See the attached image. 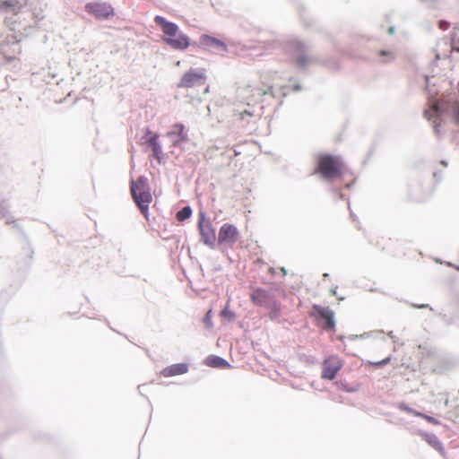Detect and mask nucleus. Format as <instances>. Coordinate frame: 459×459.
Wrapping results in <instances>:
<instances>
[{"instance_id": "f257e3e1", "label": "nucleus", "mask_w": 459, "mask_h": 459, "mask_svg": "<svg viewBox=\"0 0 459 459\" xmlns=\"http://www.w3.org/2000/svg\"><path fill=\"white\" fill-rule=\"evenodd\" d=\"M154 22L162 29L163 41L170 48L178 50H184L189 46V38L179 31L177 24L167 22L161 16H156Z\"/></svg>"}, {"instance_id": "f03ea898", "label": "nucleus", "mask_w": 459, "mask_h": 459, "mask_svg": "<svg viewBox=\"0 0 459 459\" xmlns=\"http://www.w3.org/2000/svg\"><path fill=\"white\" fill-rule=\"evenodd\" d=\"M346 171V166L338 156L330 154L320 155L317 159L316 173L325 179L333 180L342 178Z\"/></svg>"}, {"instance_id": "7ed1b4c3", "label": "nucleus", "mask_w": 459, "mask_h": 459, "mask_svg": "<svg viewBox=\"0 0 459 459\" xmlns=\"http://www.w3.org/2000/svg\"><path fill=\"white\" fill-rule=\"evenodd\" d=\"M131 195L141 212L146 216L149 205L152 201L147 178L139 177L137 179L132 180Z\"/></svg>"}, {"instance_id": "20e7f679", "label": "nucleus", "mask_w": 459, "mask_h": 459, "mask_svg": "<svg viewBox=\"0 0 459 459\" xmlns=\"http://www.w3.org/2000/svg\"><path fill=\"white\" fill-rule=\"evenodd\" d=\"M288 54L292 61L299 67H305L310 61L307 49L305 44L299 40L294 39L288 42L286 46Z\"/></svg>"}, {"instance_id": "39448f33", "label": "nucleus", "mask_w": 459, "mask_h": 459, "mask_svg": "<svg viewBox=\"0 0 459 459\" xmlns=\"http://www.w3.org/2000/svg\"><path fill=\"white\" fill-rule=\"evenodd\" d=\"M240 237L238 228L231 223H224L219 230L218 244L232 248Z\"/></svg>"}, {"instance_id": "423d86ee", "label": "nucleus", "mask_w": 459, "mask_h": 459, "mask_svg": "<svg viewBox=\"0 0 459 459\" xmlns=\"http://www.w3.org/2000/svg\"><path fill=\"white\" fill-rule=\"evenodd\" d=\"M85 11L97 20H107L114 16V8L106 2H91L85 4Z\"/></svg>"}, {"instance_id": "0eeeda50", "label": "nucleus", "mask_w": 459, "mask_h": 459, "mask_svg": "<svg viewBox=\"0 0 459 459\" xmlns=\"http://www.w3.org/2000/svg\"><path fill=\"white\" fill-rule=\"evenodd\" d=\"M198 230L204 244L212 247L216 240L215 229L204 212H200L199 214Z\"/></svg>"}, {"instance_id": "6e6552de", "label": "nucleus", "mask_w": 459, "mask_h": 459, "mask_svg": "<svg viewBox=\"0 0 459 459\" xmlns=\"http://www.w3.org/2000/svg\"><path fill=\"white\" fill-rule=\"evenodd\" d=\"M343 367V360L337 355L327 357L322 364V378L333 380Z\"/></svg>"}, {"instance_id": "1a4fd4ad", "label": "nucleus", "mask_w": 459, "mask_h": 459, "mask_svg": "<svg viewBox=\"0 0 459 459\" xmlns=\"http://www.w3.org/2000/svg\"><path fill=\"white\" fill-rule=\"evenodd\" d=\"M204 70H189L183 74L179 82L178 83V88H193L197 85H202L205 81Z\"/></svg>"}, {"instance_id": "9d476101", "label": "nucleus", "mask_w": 459, "mask_h": 459, "mask_svg": "<svg viewBox=\"0 0 459 459\" xmlns=\"http://www.w3.org/2000/svg\"><path fill=\"white\" fill-rule=\"evenodd\" d=\"M201 48L213 53H224L228 50L227 44L214 37L204 34L199 39Z\"/></svg>"}, {"instance_id": "9b49d317", "label": "nucleus", "mask_w": 459, "mask_h": 459, "mask_svg": "<svg viewBox=\"0 0 459 459\" xmlns=\"http://www.w3.org/2000/svg\"><path fill=\"white\" fill-rule=\"evenodd\" d=\"M311 315L325 320V329H333L335 323L333 320V312L329 307H324L319 305H313Z\"/></svg>"}, {"instance_id": "f8f14e48", "label": "nucleus", "mask_w": 459, "mask_h": 459, "mask_svg": "<svg viewBox=\"0 0 459 459\" xmlns=\"http://www.w3.org/2000/svg\"><path fill=\"white\" fill-rule=\"evenodd\" d=\"M175 146L180 145L188 141L187 132L183 124L177 123L171 126L170 131L167 133Z\"/></svg>"}, {"instance_id": "ddd939ff", "label": "nucleus", "mask_w": 459, "mask_h": 459, "mask_svg": "<svg viewBox=\"0 0 459 459\" xmlns=\"http://www.w3.org/2000/svg\"><path fill=\"white\" fill-rule=\"evenodd\" d=\"M187 371L188 365L186 363H178L163 368L160 374L164 377H170L186 374Z\"/></svg>"}, {"instance_id": "4468645a", "label": "nucleus", "mask_w": 459, "mask_h": 459, "mask_svg": "<svg viewBox=\"0 0 459 459\" xmlns=\"http://www.w3.org/2000/svg\"><path fill=\"white\" fill-rule=\"evenodd\" d=\"M250 299L255 305L264 306L269 301L270 295L265 290L258 288L253 290Z\"/></svg>"}, {"instance_id": "2eb2a0df", "label": "nucleus", "mask_w": 459, "mask_h": 459, "mask_svg": "<svg viewBox=\"0 0 459 459\" xmlns=\"http://www.w3.org/2000/svg\"><path fill=\"white\" fill-rule=\"evenodd\" d=\"M205 364L212 368H225L230 367V363L227 360H225L224 359H222L219 356H214V355L209 356L205 359Z\"/></svg>"}, {"instance_id": "dca6fc26", "label": "nucleus", "mask_w": 459, "mask_h": 459, "mask_svg": "<svg viewBox=\"0 0 459 459\" xmlns=\"http://www.w3.org/2000/svg\"><path fill=\"white\" fill-rule=\"evenodd\" d=\"M192 214V209L189 206H186L178 211L176 214V218L179 221H183L188 219Z\"/></svg>"}, {"instance_id": "f3484780", "label": "nucleus", "mask_w": 459, "mask_h": 459, "mask_svg": "<svg viewBox=\"0 0 459 459\" xmlns=\"http://www.w3.org/2000/svg\"><path fill=\"white\" fill-rule=\"evenodd\" d=\"M221 316L230 321L235 319L236 315L233 311H231L229 306H226L225 308L221 312Z\"/></svg>"}, {"instance_id": "a211bd4d", "label": "nucleus", "mask_w": 459, "mask_h": 459, "mask_svg": "<svg viewBox=\"0 0 459 459\" xmlns=\"http://www.w3.org/2000/svg\"><path fill=\"white\" fill-rule=\"evenodd\" d=\"M147 134L149 135L148 139L146 140V143L150 145V146H155L157 144H159L158 143V134H152L151 131H148Z\"/></svg>"}, {"instance_id": "6ab92c4d", "label": "nucleus", "mask_w": 459, "mask_h": 459, "mask_svg": "<svg viewBox=\"0 0 459 459\" xmlns=\"http://www.w3.org/2000/svg\"><path fill=\"white\" fill-rule=\"evenodd\" d=\"M399 408H400L401 410H403V411H406V412L410 413V414H412V415L416 416V417H420V418H421V416H423V413L419 412V411H415V410H413V409H411V408L408 407V406H407V405H405V404H401V405L399 406Z\"/></svg>"}, {"instance_id": "aec40b11", "label": "nucleus", "mask_w": 459, "mask_h": 459, "mask_svg": "<svg viewBox=\"0 0 459 459\" xmlns=\"http://www.w3.org/2000/svg\"><path fill=\"white\" fill-rule=\"evenodd\" d=\"M212 309H209L204 317V323L206 325V327H208V328L212 327Z\"/></svg>"}, {"instance_id": "412c9836", "label": "nucleus", "mask_w": 459, "mask_h": 459, "mask_svg": "<svg viewBox=\"0 0 459 459\" xmlns=\"http://www.w3.org/2000/svg\"><path fill=\"white\" fill-rule=\"evenodd\" d=\"M453 118L455 123L459 124V102L455 103L453 108Z\"/></svg>"}, {"instance_id": "4be33fe9", "label": "nucleus", "mask_w": 459, "mask_h": 459, "mask_svg": "<svg viewBox=\"0 0 459 459\" xmlns=\"http://www.w3.org/2000/svg\"><path fill=\"white\" fill-rule=\"evenodd\" d=\"M390 360H391V358L387 357V358L382 359L381 361L372 362L370 364L373 366H376V367H381V366H384V365H386L387 363H389Z\"/></svg>"}, {"instance_id": "5701e85b", "label": "nucleus", "mask_w": 459, "mask_h": 459, "mask_svg": "<svg viewBox=\"0 0 459 459\" xmlns=\"http://www.w3.org/2000/svg\"><path fill=\"white\" fill-rule=\"evenodd\" d=\"M422 419L426 420L429 423H431L433 425H437L439 422L435 418L426 415L423 413V416H421Z\"/></svg>"}, {"instance_id": "b1692460", "label": "nucleus", "mask_w": 459, "mask_h": 459, "mask_svg": "<svg viewBox=\"0 0 459 459\" xmlns=\"http://www.w3.org/2000/svg\"><path fill=\"white\" fill-rule=\"evenodd\" d=\"M152 152L155 157H159L160 153L161 152L160 144H157L155 146H152Z\"/></svg>"}, {"instance_id": "393cba45", "label": "nucleus", "mask_w": 459, "mask_h": 459, "mask_svg": "<svg viewBox=\"0 0 459 459\" xmlns=\"http://www.w3.org/2000/svg\"><path fill=\"white\" fill-rule=\"evenodd\" d=\"M273 308H274V313L270 315L271 318L275 317L277 313L279 312V310H280L279 303L273 302Z\"/></svg>"}, {"instance_id": "a878e982", "label": "nucleus", "mask_w": 459, "mask_h": 459, "mask_svg": "<svg viewBox=\"0 0 459 459\" xmlns=\"http://www.w3.org/2000/svg\"><path fill=\"white\" fill-rule=\"evenodd\" d=\"M379 56H389L390 58L394 57V55L391 51H385V50H381L379 52Z\"/></svg>"}, {"instance_id": "bb28decb", "label": "nucleus", "mask_w": 459, "mask_h": 459, "mask_svg": "<svg viewBox=\"0 0 459 459\" xmlns=\"http://www.w3.org/2000/svg\"><path fill=\"white\" fill-rule=\"evenodd\" d=\"M438 27L443 30H446L448 29L449 23L445 21H441L438 24Z\"/></svg>"}, {"instance_id": "cd10ccee", "label": "nucleus", "mask_w": 459, "mask_h": 459, "mask_svg": "<svg viewBox=\"0 0 459 459\" xmlns=\"http://www.w3.org/2000/svg\"><path fill=\"white\" fill-rule=\"evenodd\" d=\"M245 116L251 117L252 114L250 112L247 111V110L244 111V112L239 113V117H240L241 119H244Z\"/></svg>"}, {"instance_id": "c85d7f7f", "label": "nucleus", "mask_w": 459, "mask_h": 459, "mask_svg": "<svg viewBox=\"0 0 459 459\" xmlns=\"http://www.w3.org/2000/svg\"><path fill=\"white\" fill-rule=\"evenodd\" d=\"M433 108L437 111V105H434Z\"/></svg>"}]
</instances>
